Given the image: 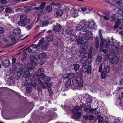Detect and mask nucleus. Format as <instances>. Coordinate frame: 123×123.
<instances>
[{
    "instance_id": "obj_15",
    "label": "nucleus",
    "mask_w": 123,
    "mask_h": 123,
    "mask_svg": "<svg viewBox=\"0 0 123 123\" xmlns=\"http://www.w3.org/2000/svg\"><path fill=\"white\" fill-rule=\"evenodd\" d=\"M88 26L91 29H94L96 27V24L93 21H90L89 22Z\"/></svg>"
},
{
    "instance_id": "obj_27",
    "label": "nucleus",
    "mask_w": 123,
    "mask_h": 123,
    "mask_svg": "<svg viewBox=\"0 0 123 123\" xmlns=\"http://www.w3.org/2000/svg\"><path fill=\"white\" fill-rule=\"evenodd\" d=\"M76 77L79 81L82 80H82L83 75L82 73L81 72H79L77 73Z\"/></svg>"
},
{
    "instance_id": "obj_36",
    "label": "nucleus",
    "mask_w": 123,
    "mask_h": 123,
    "mask_svg": "<svg viewBox=\"0 0 123 123\" xmlns=\"http://www.w3.org/2000/svg\"><path fill=\"white\" fill-rule=\"evenodd\" d=\"M22 85L24 86H29L31 85V83H29L27 81V80H25L22 82Z\"/></svg>"
},
{
    "instance_id": "obj_60",
    "label": "nucleus",
    "mask_w": 123,
    "mask_h": 123,
    "mask_svg": "<svg viewBox=\"0 0 123 123\" xmlns=\"http://www.w3.org/2000/svg\"><path fill=\"white\" fill-rule=\"evenodd\" d=\"M94 116L92 115H88V119L90 120H93L94 119Z\"/></svg>"
},
{
    "instance_id": "obj_38",
    "label": "nucleus",
    "mask_w": 123,
    "mask_h": 123,
    "mask_svg": "<svg viewBox=\"0 0 123 123\" xmlns=\"http://www.w3.org/2000/svg\"><path fill=\"white\" fill-rule=\"evenodd\" d=\"M73 13L72 14V16L74 18H76L77 17L78 15V13L77 11H75L72 10Z\"/></svg>"
},
{
    "instance_id": "obj_53",
    "label": "nucleus",
    "mask_w": 123,
    "mask_h": 123,
    "mask_svg": "<svg viewBox=\"0 0 123 123\" xmlns=\"http://www.w3.org/2000/svg\"><path fill=\"white\" fill-rule=\"evenodd\" d=\"M29 65H28V68H27L28 70L29 71V70H33L34 68V66L30 64H29Z\"/></svg>"
},
{
    "instance_id": "obj_45",
    "label": "nucleus",
    "mask_w": 123,
    "mask_h": 123,
    "mask_svg": "<svg viewBox=\"0 0 123 123\" xmlns=\"http://www.w3.org/2000/svg\"><path fill=\"white\" fill-rule=\"evenodd\" d=\"M95 109H93L92 108L90 109L89 108H87L84 110V111H85L86 113H89L91 112L92 111H93Z\"/></svg>"
},
{
    "instance_id": "obj_18",
    "label": "nucleus",
    "mask_w": 123,
    "mask_h": 123,
    "mask_svg": "<svg viewBox=\"0 0 123 123\" xmlns=\"http://www.w3.org/2000/svg\"><path fill=\"white\" fill-rule=\"evenodd\" d=\"M37 81L38 83L39 84H40L42 88L43 89H46L47 87V86L45 85V84L41 80V79H40L39 78H37Z\"/></svg>"
},
{
    "instance_id": "obj_43",
    "label": "nucleus",
    "mask_w": 123,
    "mask_h": 123,
    "mask_svg": "<svg viewBox=\"0 0 123 123\" xmlns=\"http://www.w3.org/2000/svg\"><path fill=\"white\" fill-rule=\"evenodd\" d=\"M30 60L31 61L33 62V60H35L37 61H38V59L34 55H31L30 56Z\"/></svg>"
},
{
    "instance_id": "obj_61",
    "label": "nucleus",
    "mask_w": 123,
    "mask_h": 123,
    "mask_svg": "<svg viewBox=\"0 0 123 123\" xmlns=\"http://www.w3.org/2000/svg\"><path fill=\"white\" fill-rule=\"evenodd\" d=\"M104 15H103V18L106 20H108L109 19V17L108 16L105 14H103Z\"/></svg>"
},
{
    "instance_id": "obj_10",
    "label": "nucleus",
    "mask_w": 123,
    "mask_h": 123,
    "mask_svg": "<svg viewBox=\"0 0 123 123\" xmlns=\"http://www.w3.org/2000/svg\"><path fill=\"white\" fill-rule=\"evenodd\" d=\"M107 41L105 40L103 41V40H102L101 41L100 45V48L101 49H103V48H107L108 47V45L107 44Z\"/></svg>"
},
{
    "instance_id": "obj_17",
    "label": "nucleus",
    "mask_w": 123,
    "mask_h": 123,
    "mask_svg": "<svg viewBox=\"0 0 123 123\" xmlns=\"http://www.w3.org/2000/svg\"><path fill=\"white\" fill-rule=\"evenodd\" d=\"M73 113H74V119H79L80 118L81 116H82V114L81 112H75Z\"/></svg>"
},
{
    "instance_id": "obj_47",
    "label": "nucleus",
    "mask_w": 123,
    "mask_h": 123,
    "mask_svg": "<svg viewBox=\"0 0 123 123\" xmlns=\"http://www.w3.org/2000/svg\"><path fill=\"white\" fill-rule=\"evenodd\" d=\"M45 10L48 12H51L52 10V7L51 6H47L45 9Z\"/></svg>"
},
{
    "instance_id": "obj_46",
    "label": "nucleus",
    "mask_w": 123,
    "mask_h": 123,
    "mask_svg": "<svg viewBox=\"0 0 123 123\" xmlns=\"http://www.w3.org/2000/svg\"><path fill=\"white\" fill-rule=\"evenodd\" d=\"M32 7L31 6H26L25 9V11L26 13L29 12V11H31L32 9Z\"/></svg>"
},
{
    "instance_id": "obj_23",
    "label": "nucleus",
    "mask_w": 123,
    "mask_h": 123,
    "mask_svg": "<svg viewBox=\"0 0 123 123\" xmlns=\"http://www.w3.org/2000/svg\"><path fill=\"white\" fill-rule=\"evenodd\" d=\"M35 23L39 24L40 27L44 26L45 25L44 23L40 19H38Z\"/></svg>"
},
{
    "instance_id": "obj_50",
    "label": "nucleus",
    "mask_w": 123,
    "mask_h": 123,
    "mask_svg": "<svg viewBox=\"0 0 123 123\" xmlns=\"http://www.w3.org/2000/svg\"><path fill=\"white\" fill-rule=\"evenodd\" d=\"M82 26L80 25H78L76 26V30L77 31H79L81 30L82 28Z\"/></svg>"
},
{
    "instance_id": "obj_33",
    "label": "nucleus",
    "mask_w": 123,
    "mask_h": 123,
    "mask_svg": "<svg viewBox=\"0 0 123 123\" xmlns=\"http://www.w3.org/2000/svg\"><path fill=\"white\" fill-rule=\"evenodd\" d=\"M46 54L44 53H42L39 54L37 56L39 59L44 58L46 56Z\"/></svg>"
},
{
    "instance_id": "obj_62",
    "label": "nucleus",
    "mask_w": 123,
    "mask_h": 123,
    "mask_svg": "<svg viewBox=\"0 0 123 123\" xmlns=\"http://www.w3.org/2000/svg\"><path fill=\"white\" fill-rule=\"evenodd\" d=\"M80 23L81 24L84 26L86 25V24L87 23V22L85 20H82L80 21Z\"/></svg>"
},
{
    "instance_id": "obj_24",
    "label": "nucleus",
    "mask_w": 123,
    "mask_h": 123,
    "mask_svg": "<svg viewBox=\"0 0 123 123\" xmlns=\"http://www.w3.org/2000/svg\"><path fill=\"white\" fill-rule=\"evenodd\" d=\"M14 73L13 77H15V79L16 80H17L19 79L21 77V74L20 72L17 73Z\"/></svg>"
},
{
    "instance_id": "obj_31",
    "label": "nucleus",
    "mask_w": 123,
    "mask_h": 123,
    "mask_svg": "<svg viewBox=\"0 0 123 123\" xmlns=\"http://www.w3.org/2000/svg\"><path fill=\"white\" fill-rule=\"evenodd\" d=\"M16 35L12 33L10 35V37L11 40L12 42H14L16 41Z\"/></svg>"
},
{
    "instance_id": "obj_35",
    "label": "nucleus",
    "mask_w": 123,
    "mask_h": 123,
    "mask_svg": "<svg viewBox=\"0 0 123 123\" xmlns=\"http://www.w3.org/2000/svg\"><path fill=\"white\" fill-rule=\"evenodd\" d=\"M13 32L15 35H18L21 33V30L19 28L15 29L13 30Z\"/></svg>"
},
{
    "instance_id": "obj_63",
    "label": "nucleus",
    "mask_w": 123,
    "mask_h": 123,
    "mask_svg": "<svg viewBox=\"0 0 123 123\" xmlns=\"http://www.w3.org/2000/svg\"><path fill=\"white\" fill-rule=\"evenodd\" d=\"M50 4L51 5H54L55 6H59L60 5V3H56L53 2H51Z\"/></svg>"
},
{
    "instance_id": "obj_51",
    "label": "nucleus",
    "mask_w": 123,
    "mask_h": 123,
    "mask_svg": "<svg viewBox=\"0 0 123 123\" xmlns=\"http://www.w3.org/2000/svg\"><path fill=\"white\" fill-rule=\"evenodd\" d=\"M71 84V81L70 80H68L66 81L65 84V86L66 87H69Z\"/></svg>"
},
{
    "instance_id": "obj_25",
    "label": "nucleus",
    "mask_w": 123,
    "mask_h": 123,
    "mask_svg": "<svg viewBox=\"0 0 123 123\" xmlns=\"http://www.w3.org/2000/svg\"><path fill=\"white\" fill-rule=\"evenodd\" d=\"M121 23V20L120 19H117L115 22V25L114 27V28L115 29L118 28Z\"/></svg>"
},
{
    "instance_id": "obj_19",
    "label": "nucleus",
    "mask_w": 123,
    "mask_h": 123,
    "mask_svg": "<svg viewBox=\"0 0 123 123\" xmlns=\"http://www.w3.org/2000/svg\"><path fill=\"white\" fill-rule=\"evenodd\" d=\"M77 38V35L75 34H73L71 35L69 40L72 42H74L76 40Z\"/></svg>"
},
{
    "instance_id": "obj_55",
    "label": "nucleus",
    "mask_w": 123,
    "mask_h": 123,
    "mask_svg": "<svg viewBox=\"0 0 123 123\" xmlns=\"http://www.w3.org/2000/svg\"><path fill=\"white\" fill-rule=\"evenodd\" d=\"M32 91L31 88L30 87H27L26 88V92L27 93H30Z\"/></svg>"
},
{
    "instance_id": "obj_14",
    "label": "nucleus",
    "mask_w": 123,
    "mask_h": 123,
    "mask_svg": "<svg viewBox=\"0 0 123 123\" xmlns=\"http://www.w3.org/2000/svg\"><path fill=\"white\" fill-rule=\"evenodd\" d=\"M111 50L112 52L114 54H118L119 53L118 48L115 45H112L111 46Z\"/></svg>"
},
{
    "instance_id": "obj_30",
    "label": "nucleus",
    "mask_w": 123,
    "mask_h": 123,
    "mask_svg": "<svg viewBox=\"0 0 123 123\" xmlns=\"http://www.w3.org/2000/svg\"><path fill=\"white\" fill-rule=\"evenodd\" d=\"M73 30L69 28H67L65 31V33L66 34L68 35H71L72 33Z\"/></svg>"
},
{
    "instance_id": "obj_58",
    "label": "nucleus",
    "mask_w": 123,
    "mask_h": 123,
    "mask_svg": "<svg viewBox=\"0 0 123 123\" xmlns=\"http://www.w3.org/2000/svg\"><path fill=\"white\" fill-rule=\"evenodd\" d=\"M94 109H95V110L92 111L93 112L94 114L98 116L97 118H98V115L99 114V112L96 110V108H94Z\"/></svg>"
},
{
    "instance_id": "obj_5",
    "label": "nucleus",
    "mask_w": 123,
    "mask_h": 123,
    "mask_svg": "<svg viewBox=\"0 0 123 123\" xmlns=\"http://www.w3.org/2000/svg\"><path fill=\"white\" fill-rule=\"evenodd\" d=\"M15 67L14 69L13 73H17L20 72L21 70L22 71L23 68H24L22 66V63L20 62H17L15 65Z\"/></svg>"
},
{
    "instance_id": "obj_57",
    "label": "nucleus",
    "mask_w": 123,
    "mask_h": 123,
    "mask_svg": "<svg viewBox=\"0 0 123 123\" xmlns=\"http://www.w3.org/2000/svg\"><path fill=\"white\" fill-rule=\"evenodd\" d=\"M86 49H84V48H82L81 47L79 50V52L80 53H84L86 51Z\"/></svg>"
},
{
    "instance_id": "obj_48",
    "label": "nucleus",
    "mask_w": 123,
    "mask_h": 123,
    "mask_svg": "<svg viewBox=\"0 0 123 123\" xmlns=\"http://www.w3.org/2000/svg\"><path fill=\"white\" fill-rule=\"evenodd\" d=\"M102 60V56L100 55H98L97 58L96 59V62H101Z\"/></svg>"
},
{
    "instance_id": "obj_2",
    "label": "nucleus",
    "mask_w": 123,
    "mask_h": 123,
    "mask_svg": "<svg viewBox=\"0 0 123 123\" xmlns=\"http://www.w3.org/2000/svg\"><path fill=\"white\" fill-rule=\"evenodd\" d=\"M81 69L83 73L86 72L88 74H89L91 72V66L89 65V64L83 65Z\"/></svg>"
},
{
    "instance_id": "obj_7",
    "label": "nucleus",
    "mask_w": 123,
    "mask_h": 123,
    "mask_svg": "<svg viewBox=\"0 0 123 123\" xmlns=\"http://www.w3.org/2000/svg\"><path fill=\"white\" fill-rule=\"evenodd\" d=\"M22 71L23 77L25 78L28 77L29 76V72L27 68H23Z\"/></svg>"
},
{
    "instance_id": "obj_8",
    "label": "nucleus",
    "mask_w": 123,
    "mask_h": 123,
    "mask_svg": "<svg viewBox=\"0 0 123 123\" xmlns=\"http://www.w3.org/2000/svg\"><path fill=\"white\" fill-rule=\"evenodd\" d=\"M88 56L84 55L83 57L81 59V60L80 61L81 63L83 64V65L89 64V62L88 60Z\"/></svg>"
},
{
    "instance_id": "obj_6",
    "label": "nucleus",
    "mask_w": 123,
    "mask_h": 123,
    "mask_svg": "<svg viewBox=\"0 0 123 123\" xmlns=\"http://www.w3.org/2000/svg\"><path fill=\"white\" fill-rule=\"evenodd\" d=\"M67 109L69 111H71L72 113L78 112V111L81 110L80 107L78 105H76L74 108L69 106Z\"/></svg>"
},
{
    "instance_id": "obj_16",
    "label": "nucleus",
    "mask_w": 123,
    "mask_h": 123,
    "mask_svg": "<svg viewBox=\"0 0 123 123\" xmlns=\"http://www.w3.org/2000/svg\"><path fill=\"white\" fill-rule=\"evenodd\" d=\"M46 37L47 41L49 42H52L54 40L53 37L51 34L46 35Z\"/></svg>"
},
{
    "instance_id": "obj_39",
    "label": "nucleus",
    "mask_w": 123,
    "mask_h": 123,
    "mask_svg": "<svg viewBox=\"0 0 123 123\" xmlns=\"http://www.w3.org/2000/svg\"><path fill=\"white\" fill-rule=\"evenodd\" d=\"M26 21H22L21 20L20 21H19L18 23L19 25L22 26H25L26 25Z\"/></svg>"
},
{
    "instance_id": "obj_52",
    "label": "nucleus",
    "mask_w": 123,
    "mask_h": 123,
    "mask_svg": "<svg viewBox=\"0 0 123 123\" xmlns=\"http://www.w3.org/2000/svg\"><path fill=\"white\" fill-rule=\"evenodd\" d=\"M82 31L84 32H85L87 31L89 29V28L87 25H85L82 27Z\"/></svg>"
},
{
    "instance_id": "obj_1",
    "label": "nucleus",
    "mask_w": 123,
    "mask_h": 123,
    "mask_svg": "<svg viewBox=\"0 0 123 123\" xmlns=\"http://www.w3.org/2000/svg\"><path fill=\"white\" fill-rule=\"evenodd\" d=\"M110 71V68L109 65H107L105 66L102 71L101 75L102 79H105L107 77V74L109 73Z\"/></svg>"
},
{
    "instance_id": "obj_21",
    "label": "nucleus",
    "mask_w": 123,
    "mask_h": 123,
    "mask_svg": "<svg viewBox=\"0 0 123 123\" xmlns=\"http://www.w3.org/2000/svg\"><path fill=\"white\" fill-rule=\"evenodd\" d=\"M121 0H114V2L115 4L113 3V6H116L117 7H118L119 8H120L121 6L120 3L121 2Z\"/></svg>"
},
{
    "instance_id": "obj_13",
    "label": "nucleus",
    "mask_w": 123,
    "mask_h": 123,
    "mask_svg": "<svg viewBox=\"0 0 123 123\" xmlns=\"http://www.w3.org/2000/svg\"><path fill=\"white\" fill-rule=\"evenodd\" d=\"M2 65L5 67L7 68L10 65V62L8 59H6L2 61Z\"/></svg>"
},
{
    "instance_id": "obj_3",
    "label": "nucleus",
    "mask_w": 123,
    "mask_h": 123,
    "mask_svg": "<svg viewBox=\"0 0 123 123\" xmlns=\"http://www.w3.org/2000/svg\"><path fill=\"white\" fill-rule=\"evenodd\" d=\"M72 84L73 86L75 87H82L83 86V82L82 80L79 81L76 79H73L72 81Z\"/></svg>"
},
{
    "instance_id": "obj_42",
    "label": "nucleus",
    "mask_w": 123,
    "mask_h": 123,
    "mask_svg": "<svg viewBox=\"0 0 123 123\" xmlns=\"http://www.w3.org/2000/svg\"><path fill=\"white\" fill-rule=\"evenodd\" d=\"M98 117L99 118V119L98 121V123H109L107 121H104L102 122L103 119L101 116H98Z\"/></svg>"
},
{
    "instance_id": "obj_12",
    "label": "nucleus",
    "mask_w": 123,
    "mask_h": 123,
    "mask_svg": "<svg viewBox=\"0 0 123 123\" xmlns=\"http://www.w3.org/2000/svg\"><path fill=\"white\" fill-rule=\"evenodd\" d=\"M110 61L112 64H117L119 62L118 58L117 56H113Z\"/></svg>"
},
{
    "instance_id": "obj_59",
    "label": "nucleus",
    "mask_w": 123,
    "mask_h": 123,
    "mask_svg": "<svg viewBox=\"0 0 123 123\" xmlns=\"http://www.w3.org/2000/svg\"><path fill=\"white\" fill-rule=\"evenodd\" d=\"M12 9L11 8L7 7L5 9V11L6 12L10 13L12 11Z\"/></svg>"
},
{
    "instance_id": "obj_34",
    "label": "nucleus",
    "mask_w": 123,
    "mask_h": 123,
    "mask_svg": "<svg viewBox=\"0 0 123 123\" xmlns=\"http://www.w3.org/2000/svg\"><path fill=\"white\" fill-rule=\"evenodd\" d=\"M48 43L47 42H44L43 44L42 45V48L43 50H45L47 48V47L48 46Z\"/></svg>"
},
{
    "instance_id": "obj_49",
    "label": "nucleus",
    "mask_w": 123,
    "mask_h": 123,
    "mask_svg": "<svg viewBox=\"0 0 123 123\" xmlns=\"http://www.w3.org/2000/svg\"><path fill=\"white\" fill-rule=\"evenodd\" d=\"M74 70L75 71L78 70L80 68V66L79 64H76L74 65Z\"/></svg>"
},
{
    "instance_id": "obj_29",
    "label": "nucleus",
    "mask_w": 123,
    "mask_h": 123,
    "mask_svg": "<svg viewBox=\"0 0 123 123\" xmlns=\"http://www.w3.org/2000/svg\"><path fill=\"white\" fill-rule=\"evenodd\" d=\"M92 34V33L90 31H88L85 33V37H86L87 39H88L90 38Z\"/></svg>"
},
{
    "instance_id": "obj_32",
    "label": "nucleus",
    "mask_w": 123,
    "mask_h": 123,
    "mask_svg": "<svg viewBox=\"0 0 123 123\" xmlns=\"http://www.w3.org/2000/svg\"><path fill=\"white\" fill-rule=\"evenodd\" d=\"M88 46V43L86 42H83L81 44V46L82 48H84V49L86 50L87 49Z\"/></svg>"
},
{
    "instance_id": "obj_54",
    "label": "nucleus",
    "mask_w": 123,
    "mask_h": 123,
    "mask_svg": "<svg viewBox=\"0 0 123 123\" xmlns=\"http://www.w3.org/2000/svg\"><path fill=\"white\" fill-rule=\"evenodd\" d=\"M80 6H79L75 5L74 6L72 10H74L75 11H77L79 9V7Z\"/></svg>"
},
{
    "instance_id": "obj_64",
    "label": "nucleus",
    "mask_w": 123,
    "mask_h": 123,
    "mask_svg": "<svg viewBox=\"0 0 123 123\" xmlns=\"http://www.w3.org/2000/svg\"><path fill=\"white\" fill-rule=\"evenodd\" d=\"M39 47V45L38 44H33L31 45V47L33 48H37Z\"/></svg>"
},
{
    "instance_id": "obj_37",
    "label": "nucleus",
    "mask_w": 123,
    "mask_h": 123,
    "mask_svg": "<svg viewBox=\"0 0 123 123\" xmlns=\"http://www.w3.org/2000/svg\"><path fill=\"white\" fill-rule=\"evenodd\" d=\"M20 18L21 20L26 21L27 17L26 15H20Z\"/></svg>"
},
{
    "instance_id": "obj_41",
    "label": "nucleus",
    "mask_w": 123,
    "mask_h": 123,
    "mask_svg": "<svg viewBox=\"0 0 123 123\" xmlns=\"http://www.w3.org/2000/svg\"><path fill=\"white\" fill-rule=\"evenodd\" d=\"M46 4V3L45 2H42L41 4V5L40 6V9H41L40 12H41L42 13H43V11H41V10L42 9H43Z\"/></svg>"
},
{
    "instance_id": "obj_11",
    "label": "nucleus",
    "mask_w": 123,
    "mask_h": 123,
    "mask_svg": "<svg viewBox=\"0 0 123 123\" xmlns=\"http://www.w3.org/2000/svg\"><path fill=\"white\" fill-rule=\"evenodd\" d=\"M15 77H13V76L10 77L7 81V83L8 85H14V84L16 80L15 79Z\"/></svg>"
},
{
    "instance_id": "obj_56",
    "label": "nucleus",
    "mask_w": 123,
    "mask_h": 123,
    "mask_svg": "<svg viewBox=\"0 0 123 123\" xmlns=\"http://www.w3.org/2000/svg\"><path fill=\"white\" fill-rule=\"evenodd\" d=\"M114 39H113L112 38V39H111L109 40H108V43L109 45L110 46H112L114 44V43L113 42V40Z\"/></svg>"
},
{
    "instance_id": "obj_44",
    "label": "nucleus",
    "mask_w": 123,
    "mask_h": 123,
    "mask_svg": "<svg viewBox=\"0 0 123 123\" xmlns=\"http://www.w3.org/2000/svg\"><path fill=\"white\" fill-rule=\"evenodd\" d=\"M83 38L81 37H79L78 38L77 40V43L78 44H81L82 43V42L83 41Z\"/></svg>"
},
{
    "instance_id": "obj_28",
    "label": "nucleus",
    "mask_w": 123,
    "mask_h": 123,
    "mask_svg": "<svg viewBox=\"0 0 123 123\" xmlns=\"http://www.w3.org/2000/svg\"><path fill=\"white\" fill-rule=\"evenodd\" d=\"M44 69L43 68H39L38 70V74H36V76L38 77H40V76L41 74H44L43 73L44 72Z\"/></svg>"
},
{
    "instance_id": "obj_40",
    "label": "nucleus",
    "mask_w": 123,
    "mask_h": 123,
    "mask_svg": "<svg viewBox=\"0 0 123 123\" xmlns=\"http://www.w3.org/2000/svg\"><path fill=\"white\" fill-rule=\"evenodd\" d=\"M32 81L35 78V75L34 73H33L29 74V76L28 77Z\"/></svg>"
},
{
    "instance_id": "obj_22",
    "label": "nucleus",
    "mask_w": 123,
    "mask_h": 123,
    "mask_svg": "<svg viewBox=\"0 0 123 123\" xmlns=\"http://www.w3.org/2000/svg\"><path fill=\"white\" fill-rule=\"evenodd\" d=\"M95 43L96 49L98 50L99 47V39L98 37H96L95 38Z\"/></svg>"
},
{
    "instance_id": "obj_20",
    "label": "nucleus",
    "mask_w": 123,
    "mask_h": 123,
    "mask_svg": "<svg viewBox=\"0 0 123 123\" xmlns=\"http://www.w3.org/2000/svg\"><path fill=\"white\" fill-rule=\"evenodd\" d=\"M74 74L73 73H68L65 74L63 76V78L64 79L68 78L70 77H72L74 76Z\"/></svg>"
},
{
    "instance_id": "obj_9",
    "label": "nucleus",
    "mask_w": 123,
    "mask_h": 123,
    "mask_svg": "<svg viewBox=\"0 0 123 123\" xmlns=\"http://www.w3.org/2000/svg\"><path fill=\"white\" fill-rule=\"evenodd\" d=\"M62 26L60 24L56 23L54 25L53 29L56 32H59L61 30Z\"/></svg>"
},
{
    "instance_id": "obj_26",
    "label": "nucleus",
    "mask_w": 123,
    "mask_h": 123,
    "mask_svg": "<svg viewBox=\"0 0 123 123\" xmlns=\"http://www.w3.org/2000/svg\"><path fill=\"white\" fill-rule=\"evenodd\" d=\"M63 10L61 9H57L56 12V15L58 16H61L63 14Z\"/></svg>"
},
{
    "instance_id": "obj_4",
    "label": "nucleus",
    "mask_w": 123,
    "mask_h": 123,
    "mask_svg": "<svg viewBox=\"0 0 123 123\" xmlns=\"http://www.w3.org/2000/svg\"><path fill=\"white\" fill-rule=\"evenodd\" d=\"M39 77L41 79V80L43 81L44 84L50 81L51 79V77L48 76H46L44 74H41Z\"/></svg>"
}]
</instances>
